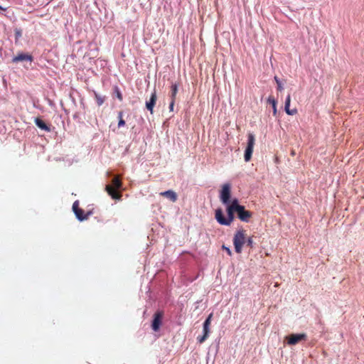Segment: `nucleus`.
I'll return each instance as SVG.
<instances>
[{
  "instance_id": "obj_4",
  "label": "nucleus",
  "mask_w": 364,
  "mask_h": 364,
  "mask_svg": "<svg viewBox=\"0 0 364 364\" xmlns=\"http://www.w3.org/2000/svg\"><path fill=\"white\" fill-rule=\"evenodd\" d=\"M231 198V186L230 183H225L220 191V199L224 205H228Z\"/></svg>"
},
{
  "instance_id": "obj_14",
  "label": "nucleus",
  "mask_w": 364,
  "mask_h": 364,
  "mask_svg": "<svg viewBox=\"0 0 364 364\" xmlns=\"http://www.w3.org/2000/svg\"><path fill=\"white\" fill-rule=\"evenodd\" d=\"M74 213L79 221H84L87 219L88 216L91 214V212H87L85 214L84 210L80 208L75 211Z\"/></svg>"
},
{
  "instance_id": "obj_12",
  "label": "nucleus",
  "mask_w": 364,
  "mask_h": 364,
  "mask_svg": "<svg viewBox=\"0 0 364 364\" xmlns=\"http://www.w3.org/2000/svg\"><path fill=\"white\" fill-rule=\"evenodd\" d=\"M160 195L168 198L171 202H176L178 199L176 193L172 190H168L160 193Z\"/></svg>"
},
{
  "instance_id": "obj_13",
  "label": "nucleus",
  "mask_w": 364,
  "mask_h": 364,
  "mask_svg": "<svg viewBox=\"0 0 364 364\" xmlns=\"http://www.w3.org/2000/svg\"><path fill=\"white\" fill-rule=\"evenodd\" d=\"M290 103H291V96H290V95H288L285 100L284 110L287 114L294 115L297 112V110H296V109H290V108H289Z\"/></svg>"
},
{
  "instance_id": "obj_27",
  "label": "nucleus",
  "mask_w": 364,
  "mask_h": 364,
  "mask_svg": "<svg viewBox=\"0 0 364 364\" xmlns=\"http://www.w3.org/2000/svg\"><path fill=\"white\" fill-rule=\"evenodd\" d=\"M175 101L171 100L170 105H169V109L171 112L173 111V107H174Z\"/></svg>"
},
{
  "instance_id": "obj_29",
  "label": "nucleus",
  "mask_w": 364,
  "mask_h": 364,
  "mask_svg": "<svg viewBox=\"0 0 364 364\" xmlns=\"http://www.w3.org/2000/svg\"><path fill=\"white\" fill-rule=\"evenodd\" d=\"M118 119L120 120V119H123V112L120 111L118 113Z\"/></svg>"
},
{
  "instance_id": "obj_2",
  "label": "nucleus",
  "mask_w": 364,
  "mask_h": 364,
  "mask_svg": "<svg viewBox=\"0 0 364 364\" xmlns=\"http://www.w3.org/2000/svg\"><path fill=\"white\" fill-rule=\"evenodd\" d=\"M122 190V183L118 177H114L112 179L110 185H106L105 191L112 199L120 200L122 198L121 191Z\"/></svg>"
},
{
  "instance_id": "obj_19",
  "label": "nucleus",
  "mask_w": 364,
  "mask_h": 364,
  "mask_svg": "<svg viewBox=\"0 0 364 364\" xmlns=\"http://www.w3.org/2000/svg\"><path fill=\"white\" fill-rule=\"evenodd\" d=\"M177 92H178L177 85L173 84L171 87V95H170L171 100H172L173 101H175V98H176Z\"/></svg>"
},
{
  "instance_id": "obj_31",
  "label": "nucleus",
  "mask_w": 364,
  "mask_h": 364,
  "mask_svg": "<svg viewBox=\"0 0 364 364\" xmlns=\"http://www.w3.org/2000/svg\"><path fill=\"white\" fill-rule=\"evenodd\" d=\"M73 118L74 119H77L78 118V113H75L74 115H73Z\"/></svg>"
},
{
  "instance_id": "obj_15",
  "label": "nucleus",
  "mask_w": 364,
  "mask_h": 364,
  "mask_svg": "<svg viewBox=\"0 0 364 364\" xmlns=\"http://www.w3.org/2000/svg\"><path fill=\"white\" fill-rule=\"evenodd\" d=\"M226 205L227 207L235 209L237 210L239 209H242V207H243V205L239 204V200L236 198H234L232 199L230 198V203Z\"/></svg>"
},
{
  "instance_id": "obj_11",
  "label": "nucleus",
  "mask_w": 364,
  "mask_h": 364,
  "mask_svg": "<svg viewBox=\"0 0 364 364\" xmlns=\"http://www.w3.org/2000/svg\"><path fill=\"white\" fill-rule=\"evenodd\" d=\"M35 124L41 129L50 132L51 131L50 126L47 124L42 119L36 117L34 119Z\"/></svg>"
},
{
  "instance_id": "obj_8",
  "label": "nucleus",
  "mask_w": 364,
  "mask_h": 364,
  "mask_svg": "<svg viewBox=\"0 0 364 364\" xmlns=\"http://www.w3.org/2000/svg\"><path fill=\"white\" fill-rule=\"evenodd\" d=\"M33 58L31 55L24 53H20L17 55L14 56L12 59L13 63H18L21 61H29L32 62Z\"/></svg>"
},
{
  "instance_id": "obj_16",
  "label": "nucleus",
  "mask_w": 364,
  "mask_h": 364,
  "mask_svg": "<svg viewBox=\"0 0 364 364\" xmlns=\"http://www.w3.org/2000/svg\"><path fill=\"white\" fill-rule=\"evenodd\" d=\"M212 317H213V314L211 313L208 316V317L204 321L203 324V331L210 332V325L211 323Z\"/></svg>"
},
{
  "instance_id": "obj_26",
  "label": "nucleus",
  "mask_w": 364,
  "mask_h": 364,
  "mask_svg": "<svg viewBox=\"0 0 364 364\" xmlns=\"http://www.w3.org/2000/svg\"><path fill=\"white\" fill-rule=\"evenodd\" d=\"M125 125V121L123 119H120L118 122V127H122Z\"/></svg>"
},
{
  "instance_id": "obj_6",
  "label": "nucleus",
  "mask_w": 364,
  "mask_h": 364,
  "mask_svg": "<svg viewBox=\"0 0 364 364\" xmlns=\"http://www.w3.org/2000/svg\"><path fill=\"white\" fill-rule=\"evenodd\" d=\"M306 333H291L285 338L287 343L289 346H294L302 341H306Z\"/></svg>"
},
{
  "instance_id": "obj_9",
  "label": "nucleus",
  "mask_w": 364,
  "mask_h": 364,
  "mask_svg": "<svg viewBox=\"0 0 364 364\" xmlns=\"http://www.w3.org/2000/svg\"><path fill=\"white\" fill-rule=\"evenodd\" d=\"M251 216L252 213L245 210V206L237 210V218L242 222H248Z\"/></svg>"
},
{
  "instance_id": "obj_7",
  "label": "nucleus",
  "mask_w": 364,
  "mask_h": 364,
  "mask_svg": "<svg viewBox=\"0 0 364 364\" xmlns=\"http://www.w3.org/2000/svg\"><path fill=\"white\" fill-rule=\"evenodd\" d=\"M163 315V312L161 311H157L154 314L151 322V328L154 331H158L159 330L162 323Z\"/></svg>"
},
{
  "instance_id": "obj_17",
  "label": "nucleus",
  "mask_w": 364,
  "mask_h": 364,
  "mask_svg": "<svg viewBox=\"0 0 364 364\" xmlns=\"http://www.w3.org/2000/svg\"><path fill=\"white\" fill-rule=\"evenodd\" d=\"M267 102L272 105V110H273V114L274 116L277 115V100L272 97H269L268 100H267Z\"/></svg>"
},
{
  "instance_id": "obj_28",
  "label": "nucleus",
  "mask_w": 364,
  "mask_h": 364,
  "mask_svg": "<svg viewBox=\"0 0 364 364\" xmlns=\"http://www.w3.org/2000/svg\"><path fill=\"white\" fill-rule=\"evenodd\" d=\"M15 36H16V38L21 37V31L20 30L16 29L15 31Z\"/></svg>"
},
{
  "instance_id": "obj_3",
  "label": "nucleus",
  "mask_w": 364,
  "mask_h": 364,
  "mask_svg": "<svg viewBox=\"0 0 364 364\" xmlns=\"http://www.w3.org/2000/svg\"><path fill=\"white\" fill-rule=\"evenodd\" d=\"M245 244V236L244 230H237L233 237V245L235 247V252L237 253H241L242 246Z\"/></svg>"
},
{
  "instance_id": "obj_25",
  "label": "nucleus",
  "mask_w": 364,
  "mask_h": 364,
  "mask_svg": "<svg viewBox=\"0 0 364 364\" xmlns=\"http://www.w3.org/2000/svg\"><path fill=\"white\" fill-rule=\"evenodd\" d=\"M222 248H223V250H225V252L228 253V255L229 256H231V255H232V251H231V250H230L228 247H226V246H225V245H223V246H222Z\"/></svg>"
},
{
  "instance_id": "obj_21",
  "label": "nucleus",
  "mask_w": 364,
  "mask_h": 364,
  "mask_svg": "<svg viewBox=\"0 0 364 364\" xmlns=\"http://www.w3.org/2000/svg\"><path fill=\"white\" fill-rule=\"evenodd\" d=\"M274 80L276 81V82L277 84V90L279 91H282L284 89V87H283V85H282L280 80L278 78V77L275 76Z\"/></svg>"
},
{
  "instance_id": "obj_18",
  "label": "nucleus",
  "mask_w": 364,
  "mask_h": 364,
  "mask_svg": "<svg viewBox=\"0 0 364 364\" xmlns=\"http://www.w3.org/2000/svg\"><path fill=\"white\" fill-rule=\"evenodd\" d=\"M94 95L97 105L101 106L105 100V96H102L95 91H94Z\"/></svg>"
},
{
  "instance_id": "obj_30",
  "label": "nucleus",
  "mask_w": 364,
  "mask_h": 364,
  "mask_svg": "<svg viewBox=\"0 0 364 364\" xmlns=\"http://www.w3.org/2000/svg\"><path fill=\"white\" fill-rule=\"evenodd\" d=\"M6 10L5 8H3L1 6H0V14L2 12V11H4Z\"/></svg>"
},
{
  "instance_id": "obj_22",
  "label": "nucleus",
  "mask_w": 364,
  "mask_h": 364,
  "mask_svg": "<svg viewBox=\"0 0 364 364\" xmlns=\"http://www.w3.org/2000/svg\"><path fill=\"white\" fill-rule=\"evenodd\" d=\"M115 92H116L117 97L120 101H122V92H120V90H119V88L117 87H115Z\"/></svg>"
},
{
  "instance_id": "obj_20",
  "label": "nucleus",
  "mask_w": 364,
  "mask_h": 364,
  "mask_svg": "<svg viewBox=\"0 0 364 364\" xmlns=\"http://www.w3.org/2000/svg\"><path fill=\"white\" fill-rule=\"evenodd\" d=\"M210 332L203 331V335L202 336H198L197 338L198 342L199 343H203L209 336Z\"/></svg>"
},
{
  "instance_id": "obj_5",
  "label": "nucleus",
  "mask_w": 364,
  "mask_h": 364,
  "mask_svg": "<svg viewBox=\"0 0 364 364\" xmlns=\"http://www.w3.org/2000/svg\"><path fill=\"white\" fill-rule=\"evenodd\" d=\"M255 141V139L254 134L250 133L248 134L247 145L246 146L244 154V159L246 162L249 161L252 158Z\"/></svg>"
},
{
  "instance_id": "obj_10",
  "label": "nucleus",
  "mask_w": 364,
  "mask_h": 364,
  "mask_svg": "<svg viewBox=\"0 0 364 364\" xmlns=\"http://www.w3.org/2000/svg\"><path fill=\"white\" fill-rule=\"evenodd\" d=\"M156 100L157 96L156 91L154 90L151 93L149 100L146 102V107L149 111H150L151 113H153V109L156 105Z\"/></svg>"
},
{
  "instance_id": "obj_24",
  "label": "nucleus",
  "mask_w": 364,
  "mask_h": 364,
  "mask_svg": "<svg viewBox=\"0 0 364 364\" xmlns=\"http://www.w3.org/2000/svg\"><path fill=\"white\" fill-rule=\"evenodd\" d=\"M245 243L247 246L252 247L253 246V240L252 237H248L247 240H245Z\"/></svg>"
},
{
  "instance_id": "obj_1",
  "label": "nucleus",
  "mask_w": 364,
  "mask_h": 364,
  "mask_svg": "<svg viewBox=\"0 0 364 364\" xmlns=\"http://www.w3.org/2000/svg\"><path fill=\"white\" fill-rule=\"evenodd\" d=\"M227 217H225L223 211L221 208L215 210V218L217 222L222 225L229 226L235 219V213H237V210L229 207H226Z\"/></svg>"
},
{
  "instance_id": "obj_23",
  "label": "nucleus",
  "mask_w": 364,
  "mask_h": 364,
  "mask_svg": "<svg viewBox=\"0 0 364 364\" xmlns=\"http://www.w3.org/2000/svg\"><path fill=\"white\" fill-rule=\"evenodd\" d=\"M78 209H80L79 201L75 200L73 204V212H75V211L77 210Z\"/></svg>"
}]
</instances>
